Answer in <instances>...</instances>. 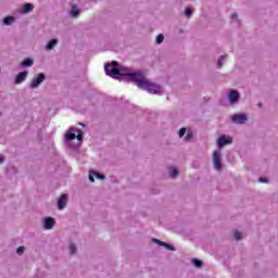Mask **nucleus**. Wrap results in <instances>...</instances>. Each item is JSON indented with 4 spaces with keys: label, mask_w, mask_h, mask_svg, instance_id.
I'll return each mask as SVG.
<instances>
[{
    "label": "nucleus",
    "mask_w": 278,
    "mask_h": 278,
    "mask_svg": "<svg viewBox=\"0 0 278 278\" xmlns=\"http://www.w3.org/2000/svg\"><path fill=\"white\" fill-rule=\"evenodd\" d=\"M126 80L136 81L138 88H142V90H147V92H150L151 94H157V92L162 90V87H160V85H156L155 83L147 79L144 77V74L140 72L126 74Z\"/></svg>",
    "instance_id": "f257e3e1"
},
{
    "label": "nucleus",
    "mask_w": 278,
    "mask_h": 278,
    "mask_svg": "<svg viewBox=\"0 0 278 278\" xmlns=\"http://www.w3.org/2000/svg\"><path fill=\"white\" fill-rule=\"evenodd\" d=\"M104 71L106 75H109V77H114L115 75H119L121 77H125V79H127V74H122L119 68L113 67V65L110 63L105 65Z\"/></svg>",
    "instance_id": "f03ea898"
},
{
    "label": "nucleus",
    "mask_w": 278,
    "mask_h": 278,
    "mask_svg": "<svg viewBox=\"0 0 278 278\" xmlns=\"http://www.w3.org/2000/svg\"><path fill=\"white\" fill-rule=\"evenodd\" d=\"M212 164L214 165V168H215L216 170H220V168H223L222 154H220V152L215 151V152L213 153Z\"/></svg>",
    "instance_id": "7ed1b4c3"
},
{
    "label": "nucleus",
    "mask_w": 278,
    "mask_h": 278,
    "mask_svg": "<svg viewBox=\"0 0 278 278\" xmlns=\"http://www.w3.org/2000/svg\"><path fill=\"white\" fill-rule=\"evenodd\" d=\"M231 142H233V139L231 137L222 136L217 139V147H219V149H223L225 144H231Z\"/></svg>",
    "instance_id": "20e7f679"
},
{
    "label": "nucleus",
    "mask_w": 278,
    "mask_h": 278,
    "mask_svg": "<svg viewBox=\"0 0 278 278\" xmlns=\"http://www.w3.org/2000/svg\"><path fill=\"white\" fill-rule=\"evenodd\" d=\"M45 81V74H39L38 77L34 78L30 83V88H38Z\"/></svg>",
    "instance_id": "39448f33"
},
{
    "label": "nucleus",
    "mask_w": 278,
    "mask_h": 278,
    "mask_svg": "<svg viewBox=\"0 0 278 278\" xmlns=\"http://www.w3.org/2000/svg\"><path fill=\"white\" fill-rule=\"evenodd\" d=\"M68 202V195L67 194H62L60 198H59V201H58V207L59 210H64V207H66V203Z\"/></svg>",
    "instance_id": "423d86ee"
},
{
    "label": "nucleus",
    "mask_w": 278,
    "mask_h": 278,
    "mask_svg": "<svg viewBox=\"0 0 278 278\" xmlns=\"http://www.w3.org/2000/svg\"><path fill=\"white\" fill-rule=\"evenodd\" d=\"M231 121H232V123L242 124L247 121V115H244V114L232 115Z\"/></svg>",
    "instance_id": "0eeeda50"
},
{
    "label": "nucleus",
    "mask_w": 278,
    "mask_h": 278,
    "mask_svg": "<svg viewBox=\"0 0 278 278\" xmlns=\"http://www.w3.org/2000/svg\"><path fill=\"white\" fill-rule=\"evenodd\" d=\"M55 227V219L52 217H47L45 219V229H53Z\"/></svg>",
    "instance_id": "6e6552de"
},
{
    "label": "nucleus",
    "mask_w": 278,
    "mask_h": 278,
    "mask_svg": "<svg viewBox=\"0 0 278 278\" xmlns=\"http://www.w3.org/2000/svg\"><path fill=\"white\" fill-rule=\"evenodd\" d=\"M238 99H240V93L236 90H231L229 93V101L230 103L238 102Z\"/></svg>",
    "instance_id": "1a4fd4ad"
},
{
    "label": "nucleus",
    "mask_w": 278,
    "mask_h": 278,
    "mask_svg": "<svg viewBox=\"0 0 278 278\" xmlns=\"http://www.w3.org/2000/svg\"><path fill=\"white\" fill-rule=\"evenodd\" d=\"M27 79V72H21L16 77H15V84H23Z\"/></svg>",
    "instance_id": "9d476101"
},
{
    "label": "nucleus",
    "mask_w": 278,
    "mask_h": 278,
    "mask_svg": "<svg viewBox=\"0 0 278 278\" xmlns=\"http://www.w3.org/2000/svg\"><path fill=\"white\" fill-rule=\"evenodd\" d=\"M94 177H97V179H105V176L102 174H99L98 172H90L89 181L94 182Z\"/></svg>",
    "instance_id": "9b49d317"
},
{
    "label": "nucleus",
    "mask_w": 278,
    "mask_h": 278,
    "mask_svg": "<svg viewBox=\"0 0 278 278\" xmlns=\"http://www.w3.org/2000/svg\"><path fill=\"white\" fill-rule=\"evenodd\" d=\"M153 241L160 247H165L168 251H175V248L166 242L160 241V239H153Z\"/></svg>",
    "instance_id": "f8f14e48"
},
{
    "label": "nucleus",
    "mask_w": 278,
    "mask_h": 278,
    "mask_svg": "<svg viewBox=\"0 0 278 278\" xmlns=\"http://www.w3.org/2000/svg\"><path fill=\"white\" fill-rule=\"evenodd\" d=\"M31 10H34V4L25 3L23 5L22 12H24V14H29V12H31Z\"/></svg>",
    "instance_id": "ddd939ff"
},
{
    "label": "nucleus",
    "mask_w": 278,
    "mask_h": 278,
    "mask_svg": "<svg viewBox=\"0 0 278 278\" xmlns=\"http://www.w3.org/2000/svg\"><path fill=\"white\" fill-rule=\"evenodd\" d=\"M55 45H58V39H52L49 41V43L46 46V49L48 51H51V49H53V47H55Z\"/></svg>",
    "instance_id": "4468645a"
},
{
    "label": "nucleus",
    "mask_w": 278,
    "mask_h": 278,
    "mask_svg": "<svg viewBox=\"0 0 278 278\" xmlns=\"http://www.w3.org/2000/svg\"><path fill=\"white\" fill-rule=\"evenodd\" d=\"M72 16H74L75 18H77V16H79V9L77 8V5H73L72 7V11H71Z\"/></svg>",
    "instance_id": "2eb2a0df"
},
{
    "label": "nucleus",
    "mask_w": 278,
    "mask_h": 278,
    "mask_svg": "<svg viewBox=\"0 0 278 278\" xmlns=\"http://www.w3.org/2000/svg\"><path fill=\"white\" fill-rule=\"evenodd\" d=\"M22 66H34V60H31V59H25V60L22 62Z\"/></svg>",
    "instance_id": "dca6fc26"
},
{
    "label": "nucleus",
    "mask_w": 278,
    "mask_h": 278,
    "mask_svg": "<svg viewBox=\"0 0 278 278\" xmlns=\"http://www.w3.org/2000/svg\"><path fill=\"white\" fill-rule=\"evenodd\" d=\"M169 175L170 177L175 178L177 175H179V172L175 167H169Z\"/></svg>",
    "instance_id": "f3484780"
},
{
    "label": "nucleus",
    "mask_w": 278,
    "mask_h": 278,
    "mask_svg": "<svg viewBox=\"0 0 278 278\" xmlns=\"http://www.w3.org/2000/svg\"><path fill=\"white\" fill-rule=\"evenodd\" d=\"M75 138H77V135H75V132L68 131L65 135V139H67V140H75Z\"/></svg>",
    "instance_id": "a211bd4d"
},
{
    "label": "nucleus",
    "mask_w": 278,
    "mask_h": 278,
    "mask_svg": "<svg viewBox=\"0 0 278 278\" xmlns=\"http://www.w3.org/2000/svg\"><path fill=\"white\" fill-rule=\"evenodd\" d=\"M193 264L197 266V268H201L203 266V261L199 258H193Z\"/></svg>",
    "instance_id": "6ab92c4d"
},
{
    "label": "nucleus",
    "mask_w": 278,
    "mask_h": 278,
    "mask_svg": "<svg viewBox=\"0 0 278 278\" xmlns=\"http://www.w3.org/2000/svg\"><path fill=\"white\" fill-rule=\"evenodd\" d=\"M14 21V16H8L3 20L4 25H11Z\"/></svg>",
    "instance_id": "aec40b11"
},
{
    "label": "nucleus",
    "mask_w": 278,
    "mask_h": 278,
    "mask_svg": "<svg viewBox=\"0 0 278 278\" xmlns=\"http://www.w3.org/2000/svg\"><path fill=\"white\" fill-rule=\"evenodd\" d=\"M70 253L71 255H75V253H77V248L74 245V243L70 244Z\"/></svg>",
    "instance_id": "412c9836"
},
{
    "label": "nucleus",
    "mask_w": 278,
    "mask_h": 278,
    "mask_svg": "<svg viewBox=\"0 0 278 278\" xmlns=\"http://www.w3.org/2000/svg\"><path fill=\"white\" fill-rule=\"evenodd\" d=\"M164 42V35L160 34L156 36V45H162Z\"/></svg>",
    "instance_id": "4be33fe9"
},
{
    "label": "nucleus",
    "mask_w": 278,
    "mask_h": 278,
    "mask_svg": "<svg viewBox=\"0 0 278 278\" xmlns=\"http://www.w3.org/2000/svg\"><path fill=\"white\" fill-rule=\"evenodd\" d=\"M227 58V55H222L220 59L217 61V66L220 68L223 66V61Z\"/></svg>",
    "instance_id": "5701e85b"
},
{
    "label": "nucleus",
    "mask_w": 278,
    "mask_h": 278,
    "mask_svg": "<svg viewBox=\"0 0 278 278\" xmlns=\"http://www.w3.org/2000/svg\"><path fill=\"white\" fill-rule=\"evenodd\" d=\"M178 136L179 138H184V136H186V128H180V130L178 131Z\"/></svg>",
    "instance_id": "b1692460"
},
{
    "label": "nucleus",
    "mask_w": 278,
    "mask_h": 278,
    "mask_svg": "<svg viewBox=\"0 0 278 278\" xmlns=\"http://www.w3.org/2000/svg\"><path fill=\"white\" fill-rule=\"evenodd\" d=\"M16 253H17V255H23V253H25V247L17 248Z\"/></svg>",
    "instance_id": "393cba45"
},
{
    "label": "nucleus",
    "mask_w": 278,
    "mask_h": 278,
    "mask_svg": "<svg viewBox=\"0 0 278 278\" xmlns=\"http://www.w3.org/2000/svg\"><path fill=\"white\" fill-rule=\"evenodd\" d=\"M233 236L237 240H242V233L240 231H235Z\"/></svg>",
    "instance_id": "a878e982"
},
{
    "label": "nucleus",
    "mask_w": 278,
    "mask_h": 278,
    "mask_svg": "<svg viewBox=\"0 0 278 278\" xmlns=\"http://www.w3.org/2000/svg\"><path fill=\"white\" fill-rule=\"evenodd\" d=\"M185 14H186V16H192V11H191V9H190V8H187V9L185 10Z\"/></svg>",
    "instance_id": "bb28decb"
},
{
    "label": "nucleus",
    "mask_w": 278,
    "mask_h": 278,
    "mask_svg": "<svg viewBox=\"0 0 278 278\" xmlns=\"http://www.w3.org/2000/svg\"><path fill=\"white\" fill-rule=\"evenodd\" d=\"M77 140H84V134L79 132L77 136H76Z\"/></svg>",
    "instance_id": "cd10ccee"
},
{
    "label": "nucleus",
    "mask_w": 278,
    "mask_h": 278,
    "mask_svg": "<svg viewBox=\"0 0 278 278\" xmlns=\"http://www.w3.org/2000/svg\"><path fill=\"white\" fill-rule=\"evenodd\" d=\"M185 138H186V140H191V138H192V132H188Z\"/></svg>",
    "instance_id": "c85d7f7f"
},
{
    "label": "nucleus",
    "mask_w": 278,
    "mask_h": 278,
    "mask_svg": "<svg viewBox=\"0 0 278 278\" xmlns=\"http://www.w3.org/2000/svg\"><path fill=\"white\" fill-rule=\"evenodd\" d=\"M258 181H261L262 184H268V179L262 177L258 179Z\"/></svg>",
    "instance_id": "c756f323"
},
{
    "label": "nucleus",
    "mask_w": 278,
    "mask_h": 278,
    "mask_svg": "<svg viewBox=\"0 0 278 278\" xmlns=\"http://www.w3.org/2000/svg\"><path fill=\"white\" fill-rule=\"evenodd\" d=\"M111 65H112L114 68H116V66H118V62L113 61V62L111 63Z\"/></svg>",
    "instance_id": "7c9ffc66"
},
{
    "label": "nucleus",
    "mask_w": 278,
    "mask_h": 278,
    "mask_svg": "<svg viewBox=\"0 0 278 278\" xmlns=\"http://www.w3.org/2000/svg\"><path fill=\"white\" fill-rule=\"evenodd\" d=\"M231 18H232V21H238V14H232V16H231Z\"/></svg>",
    "instance_id": "2f4dec72"
},
{
    "label": "nucleus",
    "mask_w": 278,
    "mask_h": 278,
    "mask_svg": "<svg viewBox=\"0 0 278 278\" xmlns=\"http://www.w3.org/2000/svg\"><path fill=\"white\" fill-rule=\"evenodd\" d=\"M5 159L3 157V155H0V164H3V161H4Z\"/></svg>",
    "instance_id": "473e14b6"
}]
</instances>
